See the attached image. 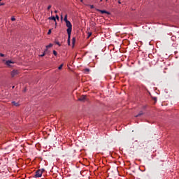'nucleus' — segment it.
I'll return each mask as SVG.
<instances>
[{"mask_svg": "<svg viewBox=\"0 0 179 179\" xmlns=\"http://www.w3.org/2000/svg\"><path fill=\"white\" fill-rule=\"evenodd\" d=\"M64 20L65 21L66 26L67 27V34L68 36H70L72 33V23H71V21L68 20V15H65Z\"/></svg>", "mask_w": 179, "mask_h": 179, "instance_id": "nucleus-1", "label": "nucleus"}, {"mask_svg": "<svg viewBox=\"0 0 179 179\" xmlns=\"http://www.w3.org/2000/svg\"><path fill=\"white\" fill-rule=\"evenodd\" d=\"M44 171V169H39L36 171V174L34 176L35 178H39L43 176V172Z\"/></svg>", "mask_w": 179, "mask_h": 179, "instance_id": "nucleus-2", "label": "nucleus"}, {"mask_svg": "<svg viewBox=\"0 0 179 179\" xmlns=\"http://www.w3.org/2000/svg\"><path fill=\"white\" fill-rule=\"evenodd\" d=\"M18 74H19L18 70H13L10 73L12 78H15V76H17Z\"/></svg>", "mask_w": 179, "mask_h": 179, "instance_id": "nucleus-3", "label": "nucleus"}, {"mask_svg": "<svg viewBox=\"0 0 179 179\" xmlns=\"http://www.w3.org/2000/svg\"><path fill=\"white\" fill-rule=\"evenodd\" d=\"M87 96L86 95H82L80 98H78L79 101H86V99H87Z\"/></svg>", "mask_w": 179, "mask_h": 179, "instance_id": "nucleus-4", "label": "nucleus"}, {"mask_svg": "<svg viewBox=\"0 0 179 179\" xmlns=\"http://www.w3.org/2000/svg\"><path fill=\"white\" fill-rule=\"evenodd\" d=\"M96 10H97V12L101 13L102 15L104 14V13H106V14L108 15V13H109L107 10H100V9H99V8H96Z\"/></svg>", "mask_w": 179, "mask_h": 179, "instance_id": "nucleus-5", "label": "nucleus"}, {"mask_svg": "<svg viewBox=\"0 0 179 179\" xmlns=\"http://www.w3.org/2000/svg\"><path fill=\"white\" fill-rule=\"evenodd\" d=\"M48 19L49 20H54V22H55V27H57V19L55 18V17H50Z\"/></svg>", "mask_w": 179, "mask_h": 179, "instance_id": "nucleus-6", "label": "nucleus"}, {"mask_svg": "<svg viewBox=\"0 0 179 179\" xmlns=\"http://www.w3.org/2000/svg\"><path fill=\"white\" fill-rule=\"evenodd\" d=\"M12 104H13L15 107H19V106H20V103H19V102H16V101H12Z\"/></svg>", "mask_w": 179, "mask_h": 179, "instance_id": "nucleus-7", "label": "nucleus"}, {"mask_svg": "<svg viewBox=\"0 0 179 179\" xmlns=\"http://www.w3.org/2000/svg\"><path fill=\"white\" fill-rule=\"evenodd\" d=\"M10 64H15V62H13V61H10V60H8V61L6 62V65H8V66H10Z\"/></svg>", "mask_w": 179, "mask_h": 179, "instance_id": "nucleus-8", "label": "nucleus"}, {"mask_svg": "<svg viewBox=\"0 0 179 179\" xmlns=\"http://www.w3.org/2000/svg\"><path fill=\"white\" fill-rule=\"evenodd\" d=\"M68 44L69 45H71V34L68 35Z\"/></svg>", "mask_w": 179, "mask_h": 179, "instance_id": "nucleus-9", "label": "nucleus"}, {"mask_svg": "<svg viewBox=\"0 0 179 179\" xmlns=\"http://www.w3.org/2000/svg\"><path fill=\"white\" fill-rule=\"evenodd\" d=\"M141 115H143V111H141L138 115H136L135 117H141Z\"/></svg>", "mask_w": 179, "mask_h": 179, "instance_id": "nucleus-10", "label": "nucleus"}, {"mask_svg": "<svg viewBox=\"0 0 179 179\" xmlns=\"http://www.w3.org/2000/svg\"><path fill=\"white\" fill-rule=\"evenodd\" d=\"M89 72H90V69H84V73H89Z\"/></svg>", "mask_w": 179, "mask_h": 179, "instance_id": "nucleus-11", "label": "nucleus"}, {"mask_svg": "<svg viewBox=\"0 0 179 179\" xmlns=\"http://www.w3.org/2000/svg\"><path fill=\"white\" fill-rule=\"evenodd\" d=\"M48 49H45L43 55H40V57H44L45 55V52H47Z\"/></svg>", "mask_w": 179, "mask_h": 179, "instance_id": "nucleus-12", "label": "nucleus"}, {"mask_svg": "<svg viewBox=\"0 0 179 179\" xmlns=\"http://www.w3.org/2000/svg\"><path fill=\"white\" fill-rule=\"evenodd\" d=\"M76 41V38H75V37H73V38H72V43L73 44H75V42Z\"/></svg>", "mask_w": 179, "mask_h": 179, "instance_id": "nucleus-13", "label": "nucleus"}, {"mask_svg": "<svg viewBox=\"0 0 179 179\" xmlns=\"http://www.w3.org/2000/svg\"><path fill=\"white\" fill-rule=\"evenodd\" d=\"M51 47H52V44L50 43L46 46V50H47V48H51Z\"/></svg>", "mask_w": 179, "mask_h": 179, "instance_id": "nucleus-14", "label": "nucleus"}, {"mask_svg": "<svg viewBox=\"0 0 179 179\" xmlns=\"http://www.w3.org/2000/svg\"><path fill=\"white\" fill-rule=\"evenodd\" d=\"M62 66H64V64H61V65L58 67V69H59V71H61V69H62Z\"/></svg>", "mask_w": 179, "mask_h": 179, "instance_id": "nucleus-15", "label": "nucleus"}, {"mask_svg": "<svg viewBox=\"0 0 179 179\" xmlns=\"http://www.w3.org/2000/svg\"><path fill=\"white\" fill-rule=\"evenodd\" d=\"M53 54L54 55H55V57H57V55H58V53L55 50H53Z\"/></svg>", "mask_w": 179, "mask_h": 179, "instance_id": "nucleus-16", "label": "nucleus"}, {"mask_svg": "<svg viewBox=\"0 0 179 179\" xmlns=\"http://www.w3.org/2000/svg\"><path fill=\"white\" fill-rule=\"evenodd\" d=\"M51 8H52V6H51V5H49V6H48V10H50L51 9Z\"/></svg>", "mask_w": 179, "mask_h": 179, "instance_id": "nucleus-17", "label": "nucleus"}, {"mask_svg": "<svg viewBox=\"0 0 179 179\" xmlns=\"http://www.w3.org/2000/svg\"><path fill=\"white\" fill-rule=\"evenodd\" d=\"M152 99L155 101V103H156V101H157V98H156V97H153Z\"/></svg>", "mask_w": 179, "mask_h": 179, "instance_id": "nucleus-18", "label": "nucleus"}, {"mask_svg": "<svg viewBox=\"0 0 179 179\" xmlns=\"http://www.w3.org/2000/svg\"><path fill=\"white\" fill-rule=\"evenodd\" d=\"M11 20H12V22H15V20H16V18L15 17H12Z\"/></svg>", "mask_w": 179, "mask_h": 179, "instance_id": "nucleus-19", "label": "nucleus"}, {"mask_svg": "<svg viewBox=\"0 0 179 179\" xmlns=\"http://www.w3.org/2000/svg\"><path fill=\"white\" fill-rule=\"evenodd\" d=\"M48 35L51 34V29H49V30H48Z\"/></svg>", "mask_w": 179, "mask_h": 179, "instance_id": "nucleus-20", "label": "nucleus"}, {"mask_svg": "<svg viewBox=\"0 0 179 179\" xmlns=\"http://www.w3.org/2000/svg\"><path fill=\"white\" fill-rule=\"evenodd\" d=\"M90 8H91V9H94V6L91 5V6H90Z\"/></svg>", "mask_w": 179, "mask_h": 179, "instance_id": "nucleus-21", "label": "nucleus"}, {"mask_svg": "<svg viewBox=\"0 0 179 179\" xmlns=\"http://www.w3.org/2000/svg\"><path fill=\"white\" fill-rule=\"evenodd\" d=\"M56 19H57V20H59V16H58V15H56Z\"/></svg>", "mask_w": 179, "mask_h": 179, "instance_id": "nucleus-22", "label": "nucleus"}, {"mask_svg": "<svg viewBox=\"0 0 179 179\" xmlns=\"http://www.w3.org/2000/svg\"><path fill=\"white\" fill-rule=\"evenodd\" d=\"M3 5H5V3L0 2V6H3Z\"/></svg>", "mask_w": 179, "mask_h": 179, "instance_id": "nucleus-23", "label": "nucleus"}, {"mask_svg": "<svg viewBox=\"0 0 179 179\" xmlns=\"http://www.w3.org/2000/svg\"><path fill=\"white\" fill-rule=\"evenodd\" d=\"M90 36H92V32L88 33V37H90Z\"/></svg>", "mask_w": 179, "mask_h": 179, "instance_id": "nucleus-24", "label": "nucleus"}, {"mask_svg": "<svg viewBox=\"0 0 179 179\" xmlns=\"http://www.w3.org/2000/svg\"><path fill=\"white\" fill-rule=\"evenodd\" d=\"M0 57H5V55L1 53V54H0Z\"/></svg>", "mask_w": 179, "mask_h": 179, "instance_id": "nucleus-25", "label": "nucleus"}, {"mask_svg": "<svg viewBox=\"0 0 179 179\" xmlns=\"http://www.w3.org/2000/svg\"><path fill=\"white\" fill-rule=\"evenodd\" d=\"M56 44H57V45H61V44H59V42H56Z\"/></svg>", "mask_w": 179, "mask_h": 179, "instance_id": "nucleus-26", "label": "nucleus"}, {"mask_svg": "<svg viewBox=\"0 0 179 179\" xmlns=\"http://www.w3.org/2000/svg\"><path fill=\"white\" fill-rule=\"evenodd\" d=\"M58 13V11H57V10H55V13Z\"/></svg>", "mask_w": 179, "mask_h": 179, "instance_id": "nucleus-27", "label": "nucleus"}, {"mask_svg": "<svg viewBox=\"0 0 179 179\" xmlns=\"http://www.w3.org/2000/svg\"><path fill=\"white\" fill-rule=\"evenodd\" d=\"M173 38H176V37H174V36H172V40H173Z\"/></svg>", "mask_w": 179, "mask_h": 179, "instance_id": "nucleus-28", "label": "nucleus"}, {"mask_svg": "<svg viewBox=\"0 0 179 179\" xmlns=\"http://www.w3.org/2000/svg\"><path fill=\"white\" fill-rule=\"evenodd\" d=\"M80 2H83V0H80Z\"/></svg>", "mask_w": 179, "mask_h": 179, "instance_id": "nucleus-29", "label": "nucleus"}, {"mask_svg": "<svg viewBox=\"0 0 179 179\" xmlns=\"http://www.w3.org/2000/svg\"><path fill=\"white\" fill-rule=\"evenodd\" d=\"M118 3H121V1H118Z\"/></svg>", "mask_w": 179, "mask_h": 179, "instance_id": "nucleus-30", "label": "nucleus"}, {"mask_svg": "<svg viewBox=\"0 0 179 179\" xmlns=\"http://www.w3.org/2000/svg\"><path fill=\"white\" fill-rule=\"evenodd\" d=\"M13 89H15V86H13Z\"/></svg>", "mask_w": 179, "mask_h": 179, "instance_id": "nucleus-31", "label": "nucleus"}, {"mask_svg": "<svg viewBox=\"0 0 179 179\" xmlns=\"http://www.w3.org/2000/svg\"><path fill=\"white\" fill-rule=\"evenodd\" d=\"M62 17H63L62 15H61V19H62Z\"/></svg>", "mask_w": 179, "mask_h": 179, "instance_id": "nucleus-32", "label": "nucleus"}, {"mask_svg": "<svg viewBox=\"0 0 179 179\" xmlns=\"http://www.w3.org/2000/svg\"><path fill=\"white\" fill-rule=\"evenodd\" d=\"M103 0H101V2Z\"/></svg>", "mask_w": 179, "mask_h": 179, "instance_id": "nucleus-33", "label": "nucleus"}, {"mask_svg": "<svg viewBox=\"0 0 179 179\" xmlns=\"http://www.w3.org/2000/svg\"><path fill=\"white\" fill-rule=\"evenodd\" d=\"M1 1H2V0H0V2H1Z\"/></svg>", "mask_w": 179, "mask_h": 179, "instance_id": "nucleus-34", "label": "nucleus"}]
</instances>
